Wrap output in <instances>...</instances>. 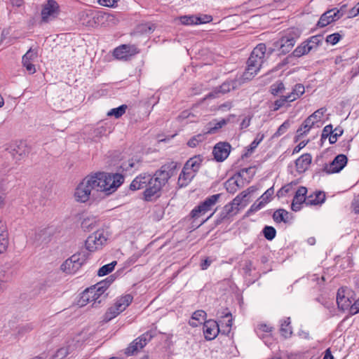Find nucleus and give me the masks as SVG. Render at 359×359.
Segmentation results:
<instances>
[{"label": "nucleus", "instance_id": "37998d69", "mask_svg": "<svg viewBox=\"0 0 359 359\" xmlns=\"http://www.w3.org/2000/svg\"><path fill=\"white\" fill-rule=\"evenodd\" d=\"M117 262L114 261L108 264H105L100 267L97 271L99 276H104L111 273L114 269Z\"/></svg>", "mask_w": 359, "mask_h": 359}, {"label": "nucleus", "instance_id": "f3484780", "mask_svg": "<svg viewBox=\"0 0 359 359\" xmlns=\"http://www.w3.org/2000/svg\"><path fill=\"white\" fill-rule=\"evenodd\" d=\"M203 330L205 338L208 340L214 339L220 332L219 324L214 320H206Z\"/></svg>", "mask_w": 359, "mask_h": 359}, {"label": "nucleus", "instance_id": "6e6552de", "mask_svg": "<svg viewBox=\"0 0 359 359\" xmlns=\"http://www.w3.org/2000/svg\"><path fill=\"white\" fill-rule=\"evenodd\" d=\"M221 197L220 194L212 195L205 199L204 201L196 206L191 212V217L194 219H197L201 216L205 215L208 211L211 210L216 205Z\"/></svg>", "mask_w": 359, "mask_h": 359}, {"label": "nucleus", "instance_id": "20e7f679", "mask_svg": "<svg viewBox=\"0 0 359 359\" xmlns=\"http://www.w3.org/2000/svg\"><path fill=\"white\" fill-rule=\"evenodd\" d=\"M109 287V282H100L95 285L87 288L82 293L79 303L81 306L86 305L88 303L100 304L102 300L106 298L104 292Z\"/></svg>", "mask_w": 359, "mask_h": 359}, {"label": "nucleus", "instance_id": "cd10ccee", "mask_svg": "<svg viewBox=\"0 0 359 359\" xmlns=\"http://www.w3.org/2000/svg\"><path fill=\"white\" fill-rule=\"evenodd\" d=\"M133 297L130 294H124L116 299L114 304L119 309V311H123L132 303Z\"/></svg>", "mask_w": 359, "mask_h": 359}, {"label": "nucleus", "instance_id": "e2e57ef3", "mask_svg": "<svg viewBox=\"0 0 359 359\" xmlns=\"http://www.w3.org/2000/svg\"><path fill=\"white\" fill-rule=\"evenodd\" d=\"M212 16L210 15L203 14L200 16H197V24H205L210 22L212 20Z\"/></svg>", "mask_w": 359, "mask_h": 359}, {"label": "nucleus", "instance_id": "a878e982", "mask_svg": "<svg viewBox=\"0 0 359 359\" xmlns=\"http://www.w3.org/2000/svg\"><path fill=\"white\" fill-rule=\"evenodd\" d=\"M203 157L201 155H196L190 158L184 164L185 169H190L194 172L196 173L202 164Z\"/></svg>", "mask_w": 359, "mask_h": 359}, {"label": "nucleus", "instance_id": "2eb2a0df", "mask_svg": "<svg viewBox=\"0 0 359 359\" xmlns=\"http://www.w3.org/2000/svg\"><path fill=\"white\" fill-rule=\"evenodd\" d=\"M307 189L305 187H299L295 191L292 204L291 209L294 212H298L302 209V204L307 205Z\"/></svg>", "mask_w": 359, "mask_h": 359}, {"label": "nucleus", "instance_id": "774afa93", "mask_svg": "<svg viewBox=\"0 0 359 359\" xmlns=\"http://www.w3.org/2000/svg\"><path fill=\"white\" fill-rule=\"evenodd\" d=\"M350 313L352 315L359 313V299L350 306Z\"/></svg>", "mask_w": 359, "mask_h": 359}, {"label": "nucleus", "instance_id": "052dcab7", "mask_svg": "<svg viewBox=\"0 0 359 359\" xmlns=\"http://www.w3.org/2000/svg\"><path fill=\"white\" fill-rule=\"evenodd\" d=\"M290 127V123L288 121H285L282 125L279 126L277 131L275 133L274 136L275 137H279L284 134L287 130Z\"/></svg>", "mask_w": 359, "mask_h": 359}, {"label": "nucleus", "instance_id": "c85d7f7f", "mask_svg": "<svg viewBox=\"0 0 359 359\" xmlns=\"http://www.w3.org/2000/svg\"><path fill=\"white\" fill-rule=\"evenodd\" d=\"M237 210L230 203L225 205L220 212L219 218L217 222L228 219L238 212Z\"/></svg>", "mask_w": 359, "mask_h": 359}, {"label": "nucleus", "instance_id": "c03bdc74", "mask_svg": "<svg viewBox=\"0 0 359 359\" xmlns=\"http://www.w3.org/2000/svg\"><path fill=\"white\" fill-rule=\"evenodd\" d=\"M326 111L327 109L325 107H321L314 111L309 117L311 118V121H313L314 124H317L321 121V119Z\"/></svg>", "mask_w": 359, "mask_h": 359}, {"label": "nucleus", "instance_id": "a19ab883", "mask_svg": "<svg viewBox=\"0 0 359 359\" xmlns=\"http://www.w3.org/2000/svg\"><path fill=\"white\" fill-rule=\"evenodd\" d=\"M297 185V182H292L286 185L283 186L277 192V196L278 198L285 197L288 193L291 192L294 189V187Z\"/></svg>", "mask_w": 359, "mask_h": 359}, {"label": "nucleus", "instance_id": "de8ad7c7", "mask_svg": "<svg viewBox=\"0 0 359 359\" xmlns=\"http://www.w3.org/2000/svg\"><path fill=\"white\" fill-rule=\"evenodd\" d=\"M264 236L268 241H272L276 235V230L271 226H266L262 231Z\"/></svg>", "mask_w": 359, "mask_h": 359}, {"label": "nucleus", "instance_id": "79ce46f5", "mask_svg": "<svg viewBox=\"0 0 359 359\" xmlns=\"http://www.w3.org/2000/svg\"><path fill=\"white\" fill-rule=\"evenodd\" d=\"M179 20L183 25H196L197 24V15H182L179 17Z\"/></svg>", "mask_w": 359, "mask_h": 359}, {"label": "nucleus", "instance_id": "f704fd0d", "mask_svg": "<svg viewBox=\"0 0 359 359\" xmlns=\"http://www.w3.org/2000/svg\"><path fill=\"white\" fill-rule=\"evenodd\" d=\"M237 177V175H234L225 182V188L227 192L230 194H234L239 189L240 185L238 180L236 179Z\"/></svg>", "mask_w": 359, "mask_h": 359}, {"label": "nucleus", "instance_id": "dca6fc26", "mask_svg": "<svg viewBox=\"0 0 359 359\" xmlns=\"http://www.w3.org/2000/svg\"><path fill=\"white\" fill-rule=\"evenodd\" d=\"M231 144L228 142H220L215 144L212 154L217 162L224 161L229 156L231 151Z\"/></svg>", "mask_w": 359, "mask_h": 359}, {"label": "nucleus", "instance_id": "9d476101", "mask_svg": "<svg viewBox=\"0 0 359 359\" xmlns=\"http://www.w3.org/2000/svg\"><path fill=\"white\" fill-rule=\"evenodd\" d=\"M153 334L151 331L146 332L139 337L134 339L125 350V354L133 355L143 348L152 339Z\"/></svg>", "mask_w": 359, "mask_h": 359}, {"label": "nucleus", "instance_id": "412c9836", "mask_svg": "<svg viewBox=\"0 0 359 359\" xmlns=\"http://www.w3.org/2000/svg\"><path fill=\"white\" fill-rule=\"evenodd\" d=\"M36 57L37 52L32 50V48L29 49L22 56V65L30 74H34L36 72L35 66L31 62V61Z\"/></svg>", "mask_w": 359, "mask_h": 359}, {"label": "nucleus", "instance_id": "0eeeda50", "mask_svg": "<svg viewBox=\"0 0 359 359\" xmlns=\"http://www.w3.org/2000/svg\"><path fill=\"white\" fill-rule=\"evenodd\" d=\"M93 184L92 175L86 177L79 183L74 192V197L76 201L85 203L88 201L91 191L95 190V186Z\"/></svg>", "mask_w": 359, "mask_h": 359}, {"label": "nucleus", "instance_id": "0e129e2a", "mask_svg": "<svg viewBox=\"0 0 359 359\" xmlns=\"http://www.w3.org/2000/svg\"><path fill=\"white\" fill-rule=\"evenodd\" d=\"M246 197H243V194H242V192L238 194L233 200L230 203L232 204V205L238 210V207L241 204L242 201Z\"/></svg>", "mask_w": 359, "mask_h": 359}, {"label": "nucleus", "instance_id": "6e6d98bb", "mask_svg": "<svg viewBox=\"0 0 359 359\" xmlns=\"http://www.w3.org/2000/svg\"><path fill=\"white\" fill-rule=\"evenodd\" d=\"M206 317V313L203 310H197L192 314L191 318L192 320H195L198 321L199 323H202L203 320H205Z\"/></svg>", "mask_w": 359, "mask_h": 359}, {"label": "nucleus", "instance_id": "c756f323", "mask_svg": "<svg viewBox=\"0 0 359 359\" xmlns=\"http://www.w3.org/2000/svg\"><path fill=\"white\" fill-rule=\"evenodd\" d=\"M313 49V46L312 45L306 43V41H304L294 50L292 52V55L294 57H299L309 53Z\"/></svg>", "mask_w": 359, "mask_h": 359}, {"label": "nucleus", "instance_id": "ea45409f", "mask_svg": "<svg viewBox=\"0 0 359 359\" xmlns=\"http://www.w3.org/2000/svg\"><path fill=\"white\" fill-rule=\"evenodd\" d=\"M97 224V220L95 217L85 218L81 222V227L84 231H91Z\"/></svg>", "mask_w": 359, "mask_h": 359}, {"label": "nucleus", "instance_id": "393cba45", "mask_svg": "<svg viewBox=\"0 0 359 359\" xmlns=\"http://www.w3.org/2000/svg\"><path fill=\"white\" fill-rule=\"evenodd\" d=\"M195 175V172L191 171L190 169H185V166H184L178 178V185L180 187L187 186Z\"/></svg>", "mask_w": 359, "mask_h": 359}, {"label": "nucleus", "instance_id": "13d9d810", "mask_svg": "<svg viewBox=\"0 0 359 359\" xmlns=\"http://www.w3.org/2000/svg\"><path fill=\"white\" fill-rule=\"evenodd\" d=\"M274 191L273 188L271 187L268 189L259 198V200H261L262 201H265L266 204L268 203L271 198L272 195L273 194Z\"/></svg>", "mask_w": 359, "mask_h": 359}, {"label": "nucleus", "instance_id": "6ab92c4d", "mask_svg": "<svg viewBox=\"0 0 359 359\" xmlns=\"http://www.w3.org/2000/svg\"><path fill=\"white\" fill-rule=\"evenodd\" d=\"M223 320H220L219 322L220 327V333L228 335L231 330L232 327V316L231 313L226 309V311L223 312L222 316Z\"/></svg>", "mask_w": 359, "mask_h": 359}, {"label": "nucleus", "instance_id": "603ef678", "mask_svg": "<svg viewBox=\"0 0 359 359\" xmlns=\"http://www.w3.org/2000/svg\"><path fill=\"white\" fill-rule=\"evenodd\" d=\"M235 82L233 81H226L219 86V92L223 94L229 92L231 90L234 89Z\"/></svg>", "mask_w": 359, "mask_h": 359}, {"label": "nucleus", "instance_id": "f03ea898", "mask_svg": "<svg viewBox=\"0 0 359 359\" xmlns=\"http://www.w3.org/2000/svg\"><path fill=\"white\" fill-rule=\"evenodd\" d=\"M97 191L107 195L114 193L124 182V177L119 173L97 172L92 175Z\"/></svg>", "mask_w": 359, "mask_h": 359}, {"label": "nucleus", "instance_id": "423d86ee", "mask_svg": "<svg viewBox=\"0 0 359 359\" xmlns=\"http://www.w3.org/2000/svg\"><path fill=\"white\" fill-rule=\"evenodd\" d=\"M301 31L298 28H290L285 31L281 38L277 41L282 53H289L299 38Z\"/></svg>", "mask_w": 359, "mask_h": 359}, {"label": "nucleus", "instance_id": "2f4dec72", "mask_svg": "<svg viewBox=\"0 0 359 359\" xmlns=\"http://www.w3.org/2000/svg\"><path fill=\"white\" fill-rule=\"evenodd\" d=\"M290 318H285L280 320V331L281 334L285 337H290L292 333V327L290 325Z\"/></svg>", "mask_w": 359, "mask_h": 359}, {"label": "nucleus", "instance_id": "7c9ffc66", "mask_svg": "<svg viewBox=\"0 0 359 359\" xmlns=\"http://www.w3.org/2000/svg\"><path fill=\"white\" fill-rule=\"evenodd\" d=\"M305 92L304 86L301 83L296 84L292 91L287 95L289 102H293L302 95Z\"/></svg>", "mask_w": 359, "mask_h": 359}, {"label": "nucleus", "instance_id": "473e14b6", "mask_svg": "<svg viewBox=\"0 0 359 359\" xmlns=\"http://www.w3.org/2000/svg\"><path fill=\"white\" fill-rule=\"evenodd\" d=\"M264 135L263 134L258 133L256 136L255 139L252 141V142L250 144V146L247 148V151L245 154L242 155V158L248 157L253 151L257 147L259 143L263 140Z\"/></svg>", "mask_w": 359, "mask_h": 359}, {"label": "nucleus", "instance_id": "1a4fd4ad", "mask_svg": "<svg viewBox=\"0 0 359 359\" xmlns=\"http://www.w3.org/2000/svg\"><path fill=\"white\" fill-rule=\"evenodd\" d=\"M86 259L84 252L76 253L61 265V270L67 273H74L81 267Z\"/></svg>", "mask_w": 359, "mask_h": 359}, {"label": "nucleus", "instance_id": "bf43d9fd", "mask_svg": "<svg viewBox=\"0 0 359 359\" xmlns=\"http://www.w3.org/2000/svg\"><path fill=\"white\" fill-rule=\"evenodd\" d=\"M287 95L281 96L279 99L276 100L274 102V111L278 110L280 107H283L286 102H288Z\"/></svg>", "mask_w": 359, "mask_h": 359}, {"label": "nucleus", "instance_id": "f8f14e48", "mask_svg": "<svg viewBox=\"0 0 359 359\" xmlns=\"http://www.w3.org/2000/svg\"><path fill=\"white\" fill-rule=\"evenodd\" d=\"M137 53L135 46L123 44L114 50L113 55L117 60H128Z\"/></svg>", "mask_w": 359, "mask_h": 359}, {"label": "nucleus", "instance_id": "864d4df0", "mask_svg": "<svg viewBox=\"0 0 359 359\" xmlns=\"http://www.w3.org/2000/svg\"><path fill=\"white\" fill-rule=\"evenodd\" d=\"M334 133L330 135L329 142L331 144H334L337 141V138L342 135L344 130L341 127H337L333 129Z\"/></svg>", "mask_w": 359, "mask_h": 359}, {"label": "nucleus", "instance_id": "4468645a", "mask_svg": "<svg viewBox=\"0 0 359 359\" xmlns=\"http://www.w3.org/2000/svg\"><path fill=\"white\" fill-rule=\"evenodd\" d=\"M9 152L13 158L18 163L29 154L30 149L26 142H20L18 144L11 146Z\"/></svg>", "mask_w": 359, "mask_h": 359}, {"label": "nucleus", "instance_id": "bb28decb", "mask_svg": "<svg viewBox=\"0 0 359 359\" xmlns=\"http://www.w3.org/2000/svg\"><path fill=\"white\" fill-rule=\"evenodd\" d=\"M325 201V194L318 191L307 196V205H322Z\"/></svg>", "mask_w": 359, "mask_h": 359}, {"label": "nucleus", "instance_id": "5fc2aeb1", "mask_svg": "<svg viewBox=\"0 0 359 359\" xmlns=\"http://www.w3.org/2000/svg\"><path fill=\"white\" fill-rule=\"evenodd\" d=\"M69 347H63L57 351L52 359H64L69 353Z\"/></svg>", "mask_w": 359, "mask_h": 359}, {"label": "nucleus", "instance_id": "ddd939ff", "mask_svg": "<svg viewBox=\"0 0 359 359\" xmlns=\"http://www.w3.org/2000/svg\"><path fill=\"white\" fill-rule=\"evenodd\" d=\"M59 14V5L55 0H48L41 11V18L43 22H48L55 18Z\"/></svg>", "mask_w": 359, "mask_h": 359}, {"label": "nucleus", "instance_id": "7ed1b4c3", "mask_svg": "<svg viewBox=\"0 0 359 359\" xmlns=\"http://www.w3.org/2000/svg\"><path fill=\"white\" fill-rule=\"evenodd\" d=\"M273 50L270 48L268 52L264 43H259L252 51L247 61V67L243 74L246 79L254 77L261 69L266 60V55L271 54Z\"/></svg>", "mask_w": 359, "mask_h": 359}, {"label": "nucleus", "instance_id": "a18cd8bd", "mask_svg": "<svg viewBox=\"0 0 359 359\" xmlns=\"http://www.w3.org/2000/svg\"><path fill=\"white\" fill-rule=\"evenodd\" d=\"M127 109V105L122 104L119 106L118 107L111 109L108 113L107 115L109 116H114L116 118H120L122 116Z\"/></svg>", "mask_w": 359, "mask_h": 359}, {"label": "nucleus", "instance_id": "09e8293b", "mask_svg": "<svg viewBox=\"0 0 359 359\" xmlns=\"http://www.w3.org/2000/svg\"><path fill=\"white\" fill-rule=\"evenodd\" d=\"M284 90L285 86L284 83L281 81H276L270 87V92L273 95H277L279 93H282Z\"/></svg>", "mask_w": 359, "mask_h": 359}, {"label": "nucleus", "instance_id": "a211bd4d", "mask_svg": "<svg viewBox=\"0 0 359 359\" xmlns=\"http://www.w3.org/2000/svg\"><path fill=\"white\" fill-rule=\"evenodd\" d=\"M347 157L344 154L337 155L334 160L325 168L327 173H336L341 171L347 163Z\"/></svg>", "mask_w": 359, "mask_h": 359}, {"label": "nucleus", "instance_id": "58836bf2", "mask_svg": "<svg viewBox=\"0 0 359 359\" xmlns=\"http://www.w3.org/2000/svg\"><path fill=\"white\" fill-rule=\"evenodd\" d=\"M206 131L192 137L187 142L189 147L194 148L206 139Z\"/></svg>", "mask_w": 359, "mask_h": 359}, {"label": "nucleus", "instance_id": "72a5a7b5", "mask_svg": "<svg viewBox=\"0 0 359 359\" xmlns=\"http://www.w3.org/2000/svg\"><path fill=\"white\" fill-rule=\"evenodd\" d=\"M289 212L284 209H278L273 214V219L276 223H287L289 221Z\"/></svg>", "mask_w": 359, "mask_h": 359}, {"label": "nucleus", "instance_id": "4c0bfd02", "mask_svg": "<svg viewBox=\"0 0 359 359\" xmlns=\"http://www.w3.org/2000/svg\"><path fill=\"white\" fill-rule=\"evenodd\" d=\"M122 311H119L115 304L109 307L103 316V321L107 323L119 315Z\"/></svg>", "mask_w": 359, "mask_h": 359}, {"label": "nucleus", "instance_id": "f257e3e1", "mask_svg": "<svg viewBox=\"0 0 359 359\" xmlns=\"http://www.w3.org/2000/svg\"><path fill=\"white\" fill-rule=\"evenodd\" d=\"M177 163L168 162L151 175L149 182L143 192V198L146 201H153L161 196L163 187L168 183L169 179L175 173Z\"/></svg>", "mask_w": 359, "mask_h": 359}, {"label": "nucleus", "instance_id": "39448f33", "mask_svg": "<svg viewBox=\"0 0 359 359\" xmlns=\"http://www.w3.org/2000/svg\"><path fill=\"white\" fill-rule=\"evenodd\" d=\"M108 231L102 229L90 234L85 242L86 249L89 252H95L101 250L107 242L109 239Z\"/></svg>", "mask_w": 359, "mask_h": 359}, {"label": "nucleus", "instance_id": "49530a36", "mask_svg": "<svg viewBox=\"0 0 359 359\" xmlns=\"http://www.w3.org/2000/svg\"><path fill=\"white\" fill-rule=\"evenodd\" d=\"M273 327L267 324L262 323L259 324L256 327V332L260 337H263V334H269L272 332Z\"/></svg>", "mask_w": 359, "mask_h": 359}, {"label": "nucleus", "instance_id": "9b49d317", "mask_svg": "<svg viewBox=\"0 0 359 359\" xmlns=\"http://www.w3.org/2000/svg\"><path fill=\"white\" fill-rule=\"evenodd\" d=\"M345 7L346 6L344 5L341 6L340 9L334 8L325 11L320 16L317 23V26L318 27H325L327 25H330V23L340 19L344 14L343 8Z\"/></svg>", "mask_w": 359, "mask_h": 359}, {"label": "nucleus", "instance_id": "8fccbe9b", "mask_svg": "<svg viewBox=\"0 0 359 359\" xmlns=\"http://www.w3.org/2000/svg\"><path fill=\"white\" fill-rule=\"evenodd\" d=\"M266 205L265 201H262L261 200L257 201L255 202L250 208V209L247 212L248 215H250L258 210H261L262 208H264Z\"/></svg>", "mask_w": 359, "mask_h": 359}, {"label": "nucleus", "instance_id": "338daca9", "mask_svg": "<svg viewBox=\"0 0 359 359\" xmlns=\"http://www.w3.org/2000/svg\"><path fill=\"white\" fill-rule=\"evenodd\" d=\"M118 0H99L100 5L107 7H113L117 3Z\"/></svg>", "mask_w": 359, "mask_h": 359}, {"label": "nucleus", "instance_id": "680f3d73", "mask_svg": "<svg viewBox=\"0 0 359 359\" xmlns=\"http://www.w3.org/2000/svg\"><path fill=\"white\" fill-rule=\"evenodd\" d=\"M341 39V36L338 33H334L332 34H330L326 38V41L327 43H331L332 45H334L337 43Z\"/></svg>", "mask_w": 359, "mask_h": 359}, {"label": "nucleus", "instance_id": "4be33fe9", "mask_svg": "<svg viewBox=\"0 0 359 359\" xmlns=\"http://www.w3.org/2000/svg\"><path fill=\"white\" fill-rule=\"evenodd\" d=\"M312 157L309 153L302 154L295 161L297 171L299 173L304 172L309 167L311 163Z\"/></svg>", "mask_w": 359, "mask_h": 359}, {"label": "nucleus", "instance_id": "69168bd1", "mask_svg": "<svg viewBox=\"0 0 359 359\" xmlns=\"http://www.w3.org/2000/svg\"><path fill=\"white\" fill-rule=\"evenodd\" d=\"M245 174H250L251 176L254 175L252 173V168L250 167L248 168L241 169L237 174L238 177L244 178Z\"/></svg>", "mask_w": 359, "mask_h": 359}, {"label": "nucleus", "instance_id": "e433bc0d", "mask_svg": "<svg viewBox=\"0 0 359 359\" xmlns=\"http://www.w3.org/2000/svg\"><path fill=\"white\" fill-rule=\"evenodd\" d=\"M226 124V121L225 119H222L216 123L210 122L206 128V134H213L215 133L219 129L222 128Z\"/></svg>", "mask_w": 359, "mask_h": 359}, {"label": "nucleus", "instance_id": "aec40b11", "mask_svg": "<svg viewBox=\"0 0 359 359\" xmlns=\"http://www.w3.org/2000/svg\"><path fill=\"white\" fill-rule=\"evenodd\" d=\"M149 180H151L150 174H140L132 181L130 185V189L133 191L145 189L147 184L149 182Z\"/></svg>", "mask_w": 359, "mask_h": 359}, {"label": "nucleus", "instance_id": "b1692460", "mask_svg": "<svg viewBox=\"0 0 359 359\" xmlns=\"http://www.w3.org/2000/svg\"><path fill=\"white\" fill-rule=\"evenodd\" d=\"M8 245V233L5 222L0 218V253H3Z\"/></svg>", "mask_w": 359, "mask_h": 359}, {"label": "nucleus", "instance_id": "5701e85b", "mask_svg": "<svg viewBox=\"0 0 359 359\" xmlns=\"http://www.w3.org/2000/svg\"><path fill=\"white\" fill-rule=\"evenodd\" d=\"M337 304L339 309L343 311L348 309L351 306V301L346 296V290L343 287L338 290L337 294Z\"/></svg>", "mask_w": 359, "mask_h": 359}, {"label": "nucleus", "instance_id": "3c124183", "mask_svg": "<svg viewBox=\"0 0 359 359\" xmlns=\"http://www.w3.org/2000/svg\"><path fill=\"white\" fill-rule=\"evenodd\" d=\"M97 19L102 22L105 21L114 25H115L118 21L114 15L107 13H100L98 15Z\"/></svg>", "mask_w": 359, "mask_h": 359}, {"label": "nucleus", "instance_id": "c9c22d12", "mask_svg": "<svg viewBox=\"0 0 359 359\" xmlns=\"http://www.w3.org/2000/svg\"><path fill=\"white\" fill-rule=\"evenodd\" d=\"M315 126L311 118L307 117L306 120L302 123L301 126L297 130V133L299 136H302L307 133Z\"/></svg>", "mask_w": 359, "mask_h": 359}, {"label": "nucleus", "instance_id": "4d7b16f0", "mask_svg": "<svg viewBox=\"0 0 359 359\" xmlns=\"http://www.w3.org/2000/svg\"><path fill=\"white\" fill-rule=\"evenodd\" d=\"M334 133L333 127L332 124L327 125L324 127L322 134H321V140H326L327 137L330 138V135Z\"/></svg>", "mask_w": 359, "mask_h": 359}]
</instances>
